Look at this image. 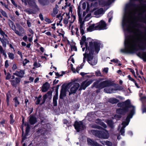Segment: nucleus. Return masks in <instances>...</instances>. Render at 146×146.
Returning a JSON list of instances; mask_svg holds the SVG:
<instances>
[{
	"mask_svg": "<svg viewBox=\"0 0 146 146\" xmlns=\"http://www.w3.org/2000/svg\"><path fill=\"white\" fill-rule=\"evenodd\" d=\"M106 122L110 127H112L113 125V123L110 120H107Z\"/></svg>",
	"mask_w": 146,
	"mask_h": 146,
	"instance_id": "e433bc0d",
	"label": "nucleus"
},
{
	"mask_svg": "<svg viewBox=\"0 0 146 146\" xmlns=\"http://www.w3.org/2000/svg\"><path fill=\"white\" fill-rule=\"evenodd\" d=\"M17 53L20 55V56L21 57V58H23V55L22 54V52H20V51H17Z\"/></svg>",
	"mask_w": 146,
	"mask_h": 146,
	"instance_id": "e2e57ef3",
	"label": "nucleus"
},
{
	"mask_svg": "<svg viewBox=\"0 0 146 146\" xmlns=\"http://www.w3.org/2000/svg\"><path fill=\"white\" fill-rule=\"evenodd\" d=\"M25 74V70H20L19 71H16L13 73V75L21 78L24 77Z\"/></svg>",
	"mask_w": 146,
	"mask_h": 146,
	"instance_id": "f8f14e48",
	"label": "nucleus"
},
{
	"mask_svg": "<svg viewBox=\"0 0 146 146\" xmlns=\"http://www.w3.org/2000/svg\"><path fill=\"white\" fill-rule=\"evenodd\" d=\"M94 81V80H90L89 81H85L83 82L81 85L79 90H81L82 89L85 90L86 88L91 84Z\"/></svg>",
	"mask_w": 146,
	"mask_h": 146,
	"instance_id": "9d476101",
	"label": "nucleus"
},
{
	"mask_svg": "<svg viewBox=\"0 0 146 146\" xmlns=\"http://www.w3.org/2000/svg\"><path fill=\"white\" fill-rule=\"evenodd\" d=\"M27 37L26 35H25L23 37V39L26 42L27 41Z\"/></svg>",
	"mask_w": 146,
	"mask_h": 146,
	"instance_id": "69168bd1",
	"label": "nucleus"
},
{
	"mask_svg": "<svg viewBox=\"0 0 146 146\" xmlns=\"http://www.w3.org/2000/svg\"><path fill=\"white\" fill-rule=\"evenodd\" d=\"M108 68H105L103 70V71L106 74H107L108 72Z\"/></svg>",
	"mask_w": 146,
	"mask_h": 146,
	"instance_id": "864d4df0",
	"label": "nucleus"
},
{
	"mask_svg": "<svg viewBox=\"0 0 146 146\" xmlns=\"http://www.w3.org/2000/svg\"><path fill=\"white\" fill-rule=\"evenodd\" d=\"M9 66L8 64V60H6L5 62V66L6 68H7Z\"/></svg>",
	"mask_w": 146,
	"mask_h": 146,
	"instance_id": "6e6d98bb",
	"label": "nucleus"
},
{
	"mask_svg": "<svg viewBox=\"0 0 146 146\" xmlns=\"http://www.w3.org/2000/svg\"><path fill=\"white\" fill-rule=\"evenodd\" d=\"M86 7V3L84 2L82 4V8L83 9H85Z\"/></svg>",
	"mask_w": 146,
	"mask_h": 146,
	"instance_id": "603ef678",
	"label": "nucleus"
},
{
	"mask_svg": "<svg viewBox=\"0 0 146 146\" xmlns=\"http://www.w3.org/2000/svg\"><path fill=\"white\" fill-rule=\"evenodd\" d=\"M13 101L14 102L15 106V107H17L19 105L20 103L18 101L17 98V97H15L13 99Z\"/></svg>",
	"mask_w": 146,
	"mask_h": 146,
	"instance_id": "7c9ffc66",
	"label": "nucleus"
},
{
	"mask_svg": "<svg viewBox=\"0 0 146 146\" xmlns=\"http://www.w3.org/2000/svg\"><path fill=\"white\" fill-rule=\"evenodd\" d=\"M91 16V13H89L85 17V18L84 21H88L90 19Z\"/></svg>",
	"mask_w": 146,
	"mask_h": 146,
	"instance_id": "72a5a7b5",
	"label": "nucleus"
},
{
	"mask_svg": "<svg viewBox=\"0 0 146 146\" xmlns=\"http://www.w3.org/2000/svg\"><path fill=\"white\" fill-rule=\"evenodd\" d=\"M71 86L70 90H69V94L75 93L79 87L80 85L79 83H74L71 85V84H69L67 85V87Z\"/></svg>",
	"mask_w": 146,
	"mask_h": 146,
	"instance_id": "423d86ee",
	"label": "nucleus"
},
{
	"mask_svg": "<svg viewBox=\"0 0 146 146\" xmlns=\"http://www.w3.org/2000/svg\"><path fill=\"white\" fill-rule=\"evenodd\" d=\"M58 92H56L55 95L53 98V104L54 106H56L57 105V100L58 98Z\"/></svg>",
	"mask_w": 146,
	"mask_h": 146,
	"instance_id": "aec40b11",
	"label": "nucleus"
},
{
	"mask_svg": "<svg viewBox=\"0 0 146 146\" xmlns=\"http://www.w3.org/2000/svg\"><path fill=\"white\" fill-rule=\"evenodd\" d=\"M96 75L98 76H101V73L100 71H98L96 72Z\"/></svg>",
	"mask_w": 146,
	"mask_h": 146,
	"instance_id": "774afa93",
	"label": "nucleus"
},
{
	"mask_svg": "<svg viewBox=\"0 0 146 146\" xmlns=\"http://www.w3.org/2000/svg\"><path fill=\"white\" fill-rule=\"evenodd\" d=\"M111 62H113L114 63H118L119 62L118 60L117 59H114L111 60Z\"/></svg>",
	"mask_w": 146,
	"mask_h": 146,
	"instance_id": "09e8293b",
	"label": "nucleus"
},
{
	"mask_svg": "<svg viewBox=\"0 0 146 146\" xmlns=\"http://www.w3.org/2000/svg\"><path fill=\"white\" fill-rule=\"evenodd\" d=\"M27 23L28 25V26L29 27H30L31 26V23L29 20H27Z\"/></svg>",
	"mask_w": 146,
	"mask_h": 146,
	"instance_id": "052dcab7",
	"label": "nucleus"
},
{
	"mask_svg": "<svg viewBox=\"0 0 146 146\" xmlns=\"http://www.w3.org/2000/svg\"><path fill=\"white\" fill-rule=\"evenodd\" d=\"M80 6H79L78 7V15L79 16V20L80 19H82L81 18V13H80Z\"/></svg>",
	"mask_w": 146,
	"mask_h": 146,
	"instance_id": "f704fd0d",
	"label": "nucleus"
},
{
	"mask_svg": "<svg viewBox=\"0 0 146 146\" xmlns=\"http://www.w3.org/2000/svg\"><path fill=\"white\" fill-rule=\"evenodd\" d=\"M130 115H128L126 118L125 121H123L121 125L122 126L120 131V132L121 133V135H123L125 132L124 128L129 123L130 121V119L129 117Z\"/></svg>",
	"mask_w": 146,
	"mask_h": 146,
	"instance_id": "6e6552de",
	"label": "nucleus"
},
{
	"mask_svg": "<svg viewBox=\"0 0 146 146\" xmlns=\"http://www.w3.org/2000/svg\"><path fill=\"white\" fill-rule=\"evenodd\" d=\"M128 77L129 79L131 81H132L133 82H135V80L134 79L132 78L131 76L130 75H129L128 76Z\"/></svg>",
	"mask_w": 146,
	"mask_h": 146,
	"instance_id": "5fc2aeb1",
	"label": "nucleus"
},
{
	"mask_svg": "<svg viewBox=\"0 0 146 146\" xmlns=\"http://www.w3.org/2000/svg\"><path fill=\"white\" fill-rule=\"evenodd\" d=\"M12 29L14 31L16 30V27L14 25L12 24V26L11 27Z\"/></svg>",
	"mask_w": 146,
	"mask_h": 146,
	"instance_id": "338daca9",
	"label": "nucleus"
},
{
	"mask_svg": "<svg viewBox=\"0 0 146 146\" xmlns=\"http://www.w3.org/2000/svg\"><path fill=\"white\" fill-rule=\"evenodd\" d=\"M100 142L104 145H105L108 146H111L112 145V143L108 140L100 141Z\"/></svg>",
	"mask_w": 146,
	"mask_h": 146,
	"instance_id": "4be33fe9",
	"label": "nucleus"
},
{
	"mask_svg": "<svg viewBox=\"0 0 146 146\" xmlns=\"http://www.w3.org/2000/svg\"><path fill=\"white\" fill-rule=\"evenodd\" d=\"M109 101L111 103L114 104L118 102L119 100L115 98H111L109 100Z\"/></svg>",
	"mask_w": 146,
	"mask_h": 146,
	"instance_id": "c85d7f7f",
	"label": "nucleus"
},
{
	"mask_svg": "<svg viewBox=\"0 0 146 146\" xmlns=\"http://www.w3.org/2000/svg\"><path fill=\"white\" fill-rule=\"evenodd\" d=\"M0 52L2 54L4 55L6 58L7 57V55L5 52V50L3 49V48L2 46L0 45Z\"/></svg>",
	"mask_w": 146,
	"mask_h": 146,
	"instance_id": "c756f323",
	"label": "nucleus"
},
{
	"mask_svg": "<svg viewBox=\"0 0 146 146\" xmlns=\"http://www.w3.org/2000/svg\"><path fill=\"white\" fill-rule=\"evenodd\" d=\"M70 67L72 71L74 73H76V72L78 73H79V70L80 69L78 67H77L76 70L75 69L73 68V65L72 64L70 65Z\"/></svg>",
	"mask_w": 146,
	"mask_h": 146,
	"instance_id": "bb28decb",
	"label": "nucleus"
},
{
	"mask_svg": "<svg viewBox=\"0 0 146 146\" xmlns=\"http://www.w3.org/2000/svg\"><path fill=\"white\" fill-rule=\"evenodd\" d=\"M91 127L93 128H97L98 129H101L102 128L101 127L99 126L98 125H91Z\"/></svg>",
	"mask_w": 146,
	"mask_h": 146,
	"instance_id": "58836bf2",
	"label": "nucleus"
},
{
	"mask_svg": "<svg viewBox=\"0 0 146 146\" xmlns=\"http://www.w3.org/2000/svg\"><path fill=\"white\" fill-rule=\"evenodd\" d=\"M110 81L106 80L99 83L98 81L95 82L93 86L96 88L102 89L104 87H108L110 86Z\"/></svg>",
	"mask_w": 146,
	"mask_h": 146,
	"instance_id": "39448f33",
	"label": "nucleus"
},
{
	"mask_svg": "<svg viewBox=\"0 0 146 146\" xmlns=\"http://www.w3.org/2000/svg\"><path fill=\"white\" fill-rule=\"evenodd\" d=\"M96 123H97L98 125H100L104 128H106V125L103 122L101 121L99 119H97L95 121Z\"/></svg>",
	"mask_w": 146,
	"mask_h": 146,
	"instance_id": "5701e85b",
	"label": "nucleus"
},
{
	"mask_svg": "<svg viewBox=\"0 0 146 146\" xmlns=\"http://www.w3.org/2000/svg\"><path fill=\"white\" fill-rule=\"evenodd\" d=\"M3 47H5L6 46V39H3L1 41Z\"/></svg>",
	"mask_w": 146,
	"mask_h": 146,
	"instance_id": "4c0bfd02",
	"label": "nucleus"
},
{
	"mask_svg": "<svg viewBox=\"0 0 146 146\" xmlns=\"http://www.w3.org/2000/svg\"><path fill=\"white\" fill-rule=\"evenodd\" d=\"M96 26L97 27L98 30L105 29L107 28L106 24L104 21L102 20L98 23Z\"/></svg>",
	"mask_w": 146,
	"mask_h": 146,
	"instance_id": "9b49d317",
	"label": "nucleus"
},
{
	"mask_svg": "<svg viewBox=\"0 0 146 146\" xmlns=\"http://www.w3.org/2000/svg\"><path fill=\"white\" fill-rule=\"evenodd\" d=\"M104 13V11L102 8H100L96 11L94 13V14L96 15L97 17H99L101 16V15L103 14Z\"/></svg>",
	"mask_w": 146,
	"mask_h": 146,
	"instance_id": "4468645a",
	"label": "nucleus"
},
{
	"mask_svg": "<svg viewBox=\"0 0 146 146\" xmlns=\"http://www.w3.org/2000/svg\"><path fill=\"white\" fill-rule=\"evenodd\" d=\"M9 58L12 60H13L14 58V54L11 53L9 52L8 53Z\"/></svg>",
	"mask_w": 146,
	"mask_h": 146,
	"instance_id": "c9c22d12",
	"label": "nucleus"
},
{
	"mask_svg": "<svg viewBox=\"0 0 146 146\" xmlns=\"http://www.w3.org/2000/svg\"><path fill=\"white\" fill-rule=\"evenodd\" d=\"M10 117H11V121H10V123L11 124L13 123V122H14V120L12 119V115H10Z\"/></svg>",
	"mask_w": 146,
	"mask_h": 146,
	"instance_id": "680f3d73",
	"label": "nucleus"
},
{
	"mask_svg": "<svg viewBox=\"0 0 146 146\" xmlns=\"http://www.w3.org/2000/svg\"><path fill=\"white\" fill-rule=\"evenodd\" d=\"M41 96H40L37 99V101L36 102V104H38L40 103V98H41Z\"/></svg>",
	"mask_w": 146,
	"mask_h": 146,
	"instance_id": "49530a36",
	"label": "nucleus"
},
{
	"mask_svg": "<svg viewBox=\"0 0 146 146\" xmlns=\"http://www.w3.org/2000/svg\"><path fill=\"white\" fill-rule=\"evenodd\" d=\"M12 85L13 86H16L18 84L21 82V79L18 78H16L14 80L10 81Z\"/></svg>",
	"mask_w": 146,
	"mask_h": 146,
	"instance_id": "f3484780",
	"label": "nucleus"
},
{
	"mask_svg": "<svg viewBox=\"0 0 146 146\" xmlns=\"http://www.w3.org/2000/svg\"><path fill=\"white\" fill-rule=\"evenodd\" d=\"M71 32L72 35H73L74 33H76L77 34L78 32V29L76 27H74L73 26H72L71 27Z\"/></svg>",
	"mask_w": 146,
	"mask_h": 146,
	"instance_id": "cd10ccee",
	"label": "nucleus"
},
{
	"mask_svg": "<svg viewBox=\"0 0 146 146\" xmlns=\"http://www.w3.org/2000/svg\"><path fill=\"white\" fill-rule=\"evenodd\" d=\"M0 12L2 14L3 16L5 17H7V14L5 11H3L2 9H0Z\"/></svg>",
	"mask_w": 146,
	"mask_h": 146,
	"instance_id": "79ce46f5",
	"label": "nucleus"
},
{
	"mask_svg": "<svg viewBox=\"0 0 146 146\" xmlns=\"http://www.w3.org/2000/svg\"><path fill=\"white\" fill-rule=\"evenodd\" d=\"M117 105L119 106H121L123 105H124L123 108H119L117 110V113L119 114H123L127 111L129 108H131V110L128 115H130L129 116L130 118L132 117L134 113L135 107L131 105L129 100H127L124 102L119 103Z\"/></svg>",
	"mask_w": 146,
	"mask_h": 146,
	"instance_id": "f03ea898",
	"label": "nucleus"
},
{
	"mask_svg": "<svg viewBox=\"0 0 146 146\" xmlns=\"http://www.w3.org/2000/svg\"><path fill=\"white\" fill-rule=\"evenodd\" d=\"M46 98H47V96H46V95H44L43 96V102H42V104H43V103H44L45 102V100H46Z\"/></svg>",
	"mask_w": 146,
	"mask_h": 146,
	"instance_id": "13d9d810",
	"label": "nucleus"
},
{
	"mask_svg": "<svg viewBox=\"0 0 146 146\" xmlns=\"http://www.w3.org/2000/svg\"><path fill=\"white\" fill-rule=\"evenodd\" d=\"M29 121L31 124L33 125L35 124L36 121V119L33 116H31L30 117Z\"/></svg>",
	"mask_w": 146,
	"mask_h": 146,
	"instance_id": "a878e982",
	"label": "nucleus"
},
{
	"mask_svg": "<svg viewBox=\"0 0 146 146\" xmlns=\"http://www.w3.org/2000/svg\"><path fill=\"white\" fill-rule=\"evenodd\" d=\"M34 66L36 68H38L40 66V64L39 63L35 62L34 64Z\"/></svg>",
	"mask_w": 146,
	"mask_h": 146,
	"instance_id": "a19ab883",
	"label": "nucleus"
},
{
	"mask_svg": "<svg viewBox=\"0 0 146 146\" xmlns=\"http://www.w3.org/2000/svg\"><path fill=\"white\" fill-rule=\"evenodd\" d=\"M15 33L17 35L19 36H23V35L22 34V33H21L20 32L18 31V30H16V29L14 31Z\"/></svg>",
	"mask_w": 146,
	"mask_h": 146,
	"instance_id": "37998d69",
	"label": "nucleus"
},
{
	"mask_svg": "<svg viewBox=\"0 0 146 146\" xmlns=\"http://www.w3.org/2000/svg\"><path fill=\"white\" fill-rule=\"evenodd\" d=\"M91 132L93 134L101 139H107L110 136L108 131L105 129H103L102 131L92 130Z\"/></svg>",
	"mask_w": 146,
	"mask_h": 146,
	"instance_id": "7ed1b4c3",
	"label": "nucleus"
},
{
	"mask_svg": "<svg viewBox=\"0 0 146 146\" xmlns=\"http://www.w3.org/2000/svg\"><path fill=\"white\" fill-rule=\"evenodd\" d=\"M76 19V17L74 15H72L70 17L69 16V22L70 23V24L69 25V28H70V26L71 25V23H73L75 19Z\"/></svg>",
	"mask_w": 146,
	"mask_h": 146,
	"instance_id": "393cba45",
	"label": "nucleus"
},
{
	"mask_svg": "<svg viewBox=\"0 0 146 146\" xmlns=\"http://www.w3.org/2000/svg\"><path fill=\"white\" fill-rule=\"evenodd\" d=\"M114 0H109L108 2L106 3L103 0H102L99 1V4L102 6H108L110 5L114 1Z\"/></svg>",
	"mask_w": 146,
	"mask_h": 146,
	"instance_id": "dca6fc26",
	"label": "nucleus"
},
{
	"mask_svg": "<svg viewBox=\"0 0 146 146\" xmlns=\"http://www.w3.org/2000/svg\"><path fill=\"white\" fill-rule=\"evenodd\" d=\"M0 34L3 37L5 36L7 37V35L5 34V33L1 30V29L0 28Z\"/></svg>",
	"mask_w": 146,
	"mask_h": 146,
	"instance_id": "ea45409f",
	"label": "nucleus"
},
{
	"mask_svg": "<svg viewBox=\"0 0 146 146\" xmlns=\"http://www.w3.org/2000/svg\"><path fill=\"white\" fill-rule=\"evenodd\" d=\"M80 23V33L82 35L84 34V22L82 21V20L81 19H80L79 22Z\"/></svg>",
	"mask_w": 146,
	"mask_h": 146,
	"instance_id": "2eb2a0df",
	"label": "nucleus"
},
{
	"mask_svg": "<svg viewBox=\"0 0 146 146\" xmlns=\"http://www.w3.org/2000/svg\"><path fill=\"white\" fill-rule=\"evenodd\" d=\"M50 85L47 82H46L44 84L42 87V92H46L49 87Z\"/></svg>",
	"mask_w": 146,
	"mask_h": 146,
	"instance_id": "a211bd4d",
	"label": "nucleus"
},
{
	"mask_svg": "<svg viewBox=\"0 0 146 146\" xmlns=\"http://www.w3.org/2000/svg\"><path fill=\"white\" fill-rule=\"evenodd\" d=\"M69 16L68 15H67L66 17L64 19L63 21L65 25H67L69 22Z\"/></svg>",
	"mask_w": 146,
	"mask_h": 146,
	"instance_id": "2f4dec72",
	"label": "nucleus"
},
{
	"mask_svg": "<svg viewBox=\"0 0 146 146\" xmlns=\"http://www.w3.org/2000/svg\"><path fill=\"white\" fill-rule=\"evenodd\" d=\"M30 10H27V12L29 13V14H32V13H35V12H33L32 10V11H30Z\"/></svg>",
	"mask_w": 146,
	"mask_h": 146,
	"instance_id": "0e129e2a",
	"label": "nucleus"
},
{
	"mask_svg": "<svg viewBox=\"0 0 146 146\" xmlns=\"http://www.w3.org/2000/svg\"><path fill=\"white\" fill-rule=\"evenodd\" d=\"M91 22L92 21H91L89 23V25H90V26L88 28L87 31H89L91 32L95 30H98L97 27L96 26V25L95 26L94 24H91Z\"/></svg>",
	"mask_w": 146,
	"mask_h": 146,
	"instance_id": "ddd939ff",
	"label": "nucleus"
},
{
	"mask_svg": "<svg viewBox=\"0 0 146 146\" xmlns=\"http://www.w3.org/2000/svg\"><path fill=\"white\" fill-rule=\"evenodd\" d=\"M39 3L41 4L44 5L45 4L44 3V2L46 0H38Z\"/></svg>",
	"mask_w": 146,
	"mask_h": 146,
	"instance_id": "bf43d9fd",
	"label": "nucleus"
},
{
	"mask_svg": "<svg viewBox=\"0 0 146 146\" xmlns=\"http://www.w3.org/2000/svg\"><path fill=\"white\" fill-rule=\"evenodd\" d=\"M56 17L57 18H58L60 20L59 21V23H57V26H58L59 25V24L62 21V16H61V15L60 14H59L57 15Z\"/></svg>",
	"mask_w": 146,
	"mask_h": 146,
	"instance_id": "473e14b6",
	"label": "nucleus"
},
{
	"mask_svg": "<svg viewBox=\"0 0 146 146\" xmlns=\"http://www.w3.org/2000/svg\"><path fill=\"white\" fill-rule=\"evenodd\" d=\"M58 6L57 5H56L55 7L54 8L52 13L51 14V15L52 17H55L56 15L58 13Z\"/></svg>",
	"mask_w": 146,
	"mask_h": 146,
	"instance_id": "b1692460",
	"label": "nucleus"
},
{
	"mask_svg": "<svg viewBox=\"0 0 146 146\" xmlns=\"http://www.w3.org/2000/svg\"><path fill=\"white\" fill-rule=\"evenodd\" d=\"M137 55L140 58L143 59V60L146 61V52H139L137 54Z\"/></svg>",
	"mask_w": 146,
	"mask_h": 146,
	"instance_id": "6ab92c4d",
	"label": "nucleus"
},
{
	"mask_svg": "<svg viewBox=\"0 0 146 146\" xmlns=\"http://www.w3.org/2000/svg\"><path fill=\"white\" fill-rule=\"evenodd\" d=\"M91 40V38H88L87 40H86V37L84 36H83L81 40L80 41V44L81 46V47H82V45L84 44H85L86 49L87 48H88L90 47V43H92V44L93 45H94V43L98 42L100 43L98 41H96L93 42L91 41H90Z\"/></svg>",
	"mask_w": 146,
	"mask_h": 146,
	"instance_id": "20e7f679",
	"label": "nucleus"
},
{
	"mask_svg": "<svg viewBox=\"0 0 146 146\" xmlns=\"http://www.w3.org/2000/svg\"><path fill=\"white\" fill-rule=\"evenodd\" d=\"M71 50H74L75 51H77V48L76 46L75 45H73L71 46Z\"/></svg>",
	"mask_w": 146,
	"mask_h": 146,
	"instance_id": "a18cd8bd",
	"label": "nucleus"
},
{
	"mask_svg": "<svg viewBox=\"0 0 146 146\" xmlns=\"http://www.w3.org/2000/svg\"><path fill=\"white\" fill-rule=\"evenodd\" d=\"M120 90V88L119 86H110L105 88L104 92L107 93H114L115 91L117 90Z\"/></svg>",
	"mask_w": 146,
	"mask_h": 146,
	"instance_id": "0eeeda50",
	"label": "nucleus"
},
{
	"mask_svg": "<svg viewBox=\"0 0 146 146\" xmlns=\"http://www.w3.org/2000/svg\"><path fill=\"white\" fill-rule=\"evenodd\" d=\"M66 90L65 88H62L61 91V93L60 95V98L63 99V97L66 95Z\"/></svg>",
	"mask_w": 146,
	"mask_h": 146,
	"instance_id": "412c9836",
	"label": "nucleus"
},
{
	"mask_svg": "<svg viewBox=\"0 0 146 146\" xmlns=\"http://www.w3.org/2000/svg\"><path fill=\"white\" fill-rule=\"evenodd\" d=\"M75 128L77 131L79 132L85 129V127L81 121H76L74 125Z\"/></svg>",
	"mask_w": 146,
	"mask_h": 146,
	"instance_id": "1a4fd4ad",
	"label": "nucleus"
},
{
	"mask_svg": "<svg viewBox=\"0 0 146 146\" xmlns=\"http://www.w3.org/2000/svg\"><path fill=\"white\" fill-rule=\"evenodd\" d=\"M29 62V61L27 60L26 59H25V60L23 62V66H25L26 65V64L28 62Z\"/></svg>",
	"mask_w": 146,
	"mask_h": 146,
	"instance_id": "de8ad7c7",
	"label": "nucleus"
},
{
	"mask_svg": "<svg viewBox=\"0 0 146 146\" xmlns=\"http://www.w3.org/2000/svg\"><path fill=\"white\" fill-rule=\"evenodd\" d=\"M19 31L21 32V33H22V34H24L25 33V30L22 27H21L19 28Z\"/></svg>",
	"mask_w": 146,
	"mask_h": 146,
	"instance_id": "c03bdc74",
	"label": "nucleus"
},
{
	"mask_svg": "<svg viewBox=\"0 0 146 146\" xmlns=\"http://www.w3.org/2000/svg\"><path fill=\"white\" fill-rule=\"evenodd\" d=\"M45 21L46 22H47L48 23H52V21L48 18H47L46 19Z\"/></svg>",
	"mask_w": 146,
	"mask_h": 146,
	"instance_id": "8fccbe9b",
	"label": "nucleus"
},
{
	"mask_svg": "<svg viewBox=\"0 0 146 146\" xmlns=\"http://www.w3.org/2000/svg\"><path fill=\"white\" fill-rule=\"evenodd\" d=\"M34 80V78L33 76H30L29 78V80L30 81V82H33Z\"/></svg>",
	"mask_w": 146,
	"mask_h": 146,
	"instance_id": "3c124183",
	"label": "nucleus"
},
{
	"mask_svg": "<svg viewBox=\"0 0 146 146\" xmlns=\"http://www.w3.org/2000/svg\"><path fill=\"white\" fill-rule=\"evenodd\" d=\"M90 47L88 48H87L85 50V52L83 54L84 56L83 61L86 62V59L87 58V61L92 65H95L97 63V59L93 58V55L94 54H97L100 50L101 45L100 43L95 42L94 45H93L91 43H90Z\"/></svg>",
	"mask_w": 146,
	"mask_h": 146,
	"instance_id": "f257e3e1",
	"label": "nucleus"
},
{
	"mask_svg": "<svg viewBox=\"0 0 146 146\" xmlns=\"http://www.w3.org/2000/svg\"><path fill=\"white\" fill-rule=\"evenodd\" d=\"M11 77V75L9 73V74H7V76L6 78V79L7 80H8V79H9Z\"/></svg>",
	"mask_w": 146,
	"mask_h": 146,
	"instance_id": "4d7b16f0",
	"label": "nucleus"
}]
</instances>
